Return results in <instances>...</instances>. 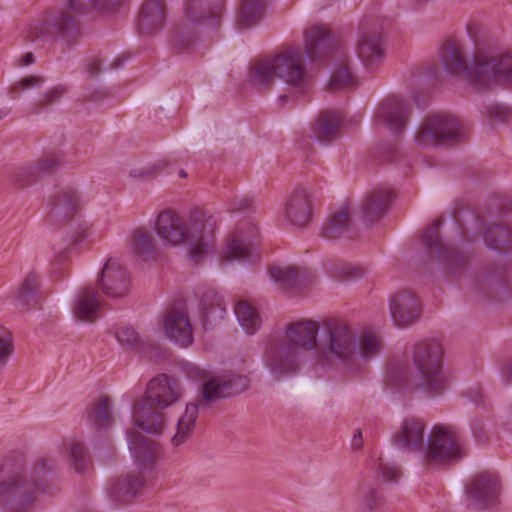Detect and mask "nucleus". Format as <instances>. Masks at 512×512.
Instances as JSON below:
<instances>
[{
    "instance_id": "1",
    "label": "nucleus",
    "mask_w": 512,
    "mask_h": 512,
    "mask_svg": "<svg viewBox=\"0 0 512 512\" xmlns=\"http://www.w3.org/2000/svg\"><path fill=\"white\" fill-rule=\"evenodd\" d=\"M446 73L462 77L476 91H488L512 79V52L499 49H478L468 65L460 45L448 40L440 51Z\"/></svg>"
},
{
    "instance_id": "2",
    "label": "nucleus",
    "mask_w": 512,
    "mask_h": 512,
    "mask_svg": "<svg viewBox=\"0 0 512 512\" xmlns=\"http://www.w3.org/2000/svg\"><path fill=\"white\" fill-rule=\"evenodd\" d=\"M215 229L216 220L202 209L192 211L187 218L174 210H162L154 222V230L160 240L171 247L188 246L195 263L208 252Z\"/></svg>"
},
{
    "instance_id": "3",
    "label": "nucleus",
    "mask_w": 512,
    "mask_h": 512,
    "mask_svg": "<svg viewBox=\"0 0 512 512\" xmlns=\"http://www.w3.org/2000/svg\"><path fill=\"white\" fill-rule=\"evenodd\" d=\"M54 461L41 457L35 463L29 480L22 463L6 460L0 467V504L11 512H28L37 494L46 487V474L53 470Z\"/></svg>"
},
{
    "instance_id": "4",
    "label": "nucleus",
    "mask_w": 512,
    "mask_h": 512,
    "mask_svg": "<svg viewBox=\"0 0 512 512\" xmlns=\"http://www.w3.org/2000/svg\"><path fill=\"white\" fill-rule=\"evenodd\" d=\"M126 0H68L64 7L47 12L34 21L27 32L30 42L45 41L57 36L72 38L80 29L79 18L90 10L103 13L116 11Z\"/></svg>"
},
{
    "instance_id": "5",
    "label": "nucleus",
    "mask_w": 512,
    "mask_h": 512,
    "mask_svg": "<svg viewBox=\"0 0 512 512\" xmlns=\"http://www.w3.org/2000/svg\"><path fill=\"white\" fill-rule=\"evenodd\" d=\"M184 389L179 380L167 374H158L147 384L144 395L132 408L133 423L141 430L161 435L166 427V416L161 411L181 401Z\"/></svg>"
},
{
    "instance_id": "6",
    "label": "nucleus",
    "mask_w": 512,
    "mask_h": 512,
    "mask_svg": "<svg viewBox=\"0 0 512 512\" xmlns=\"http://www.w3.org/2000/svg\"><path fill=\"white\" fill-rule=\"evenodd\" d=\"M276 78L288 84L292 92L304 93L309 77L299 48L288 47L251 64L248 80L258 90H269Z\"/></svg>"
},
{
    "instance_id": "7",
    "label": "nucleus",
    "mask_w": 512,
    "mask_h": 512,
    "mask_svg": "<svg viewBox=\"0 0 512 512\" xmlns=\"http://www.w3.org/2000/svg\"><path fill=\"white\" fill-rule=\"evenodd\" d=\"M444 350L436 339L418 341L412 350L413 370L404 380L408 386L421 390L427 395H440L447 388L443 372Z\"/></svg>"
},
{
    "instance_id": "8",
    "label": "nucleus",
    "mask_w": 512,
    "mask_h": 512,
    "mask_svg": "<svg viewBox=\"0 0 512 512\" xmlns=\"http://www.w3.org/2000/svg\"><path fill=\"white\" fill-rule=\"evenodd\" d=\"M356 343V334L345 321L327 319L321 324L317 354L327 362L338 360L351 365L357 358Z\"/></svg>"
},
{
    "instance_id": "9",
    "label": "nucleus",
    "mask_w": 512,
    "mask_h": 512,
    "mask_svg": "<svg viewBox=\"0 0 512 512\" xmlns=\"http://www.w3.org/2000/svg\"><path fill=\"white\" fill-rule=\"evenodd\" d=\"M463 457L459 433L451 426L435 425L431 429L422 453L428 467L441 466Z\"/></svg>"
},
{
    "instance_id": "10",
    "label": "nucleus",
    "mask_w": 512,
    "mask_h": 512,
    "mask_svg": "<svg viewBox=\"0 0 512 512\" xmlns=\"http://www.w3.org/2000/svg\"><path fill=\"white\" fill-rule=\"evenodd\" d=\"M462 137L458 119L449 114L427 116L415 133V142L423 148L452 145Z\"/></svg>"
},
{
    "instance_id": "11",
    "label": "nucleus",
    "mask_w": 512,
    "mask_h": 512,
    "mask_svg": "<svg viewBox=\"0 0 512 512\" xmlns=\"http://www.w3.org/2000/svg\"><path fill=\"white\" fill-rule=\"evenodd\" d=\"M264 363L275 379L280 380L299 371L302 355L291 343L275 340L266 347Z\"/></svg>"
},
{
    "instance_id": "12",
    "label": "nucleus",
    "mask_w": 512,
    "mask_h": 512,
    "mask_svg": "<svg viewBox=\"0 0 512 512\" xmlns=\"http://www.w3.org/2000/svg\"><path fill=\"white\" fill-rule=\"evenodd\" d=\"M47 220L54 225L70 222L82 209L79 192L71 187L57 190L47 199Z\"/></svg>"
},
{
    "instance_id": "13",
    "label": "nucleus",
    "mask_w": 512,
    "mask_h": 512,
    "mask_svg": "<svg viewBox=\"0 0 512 512\" xmlns=\"http://www.w3.org/2000/svg\"><path fill=\"white\" fill-rule=\"evenodd\" d=\"M411 112V106L402 97L389 96L378 105L373 122L376 126L388 127L398 134L405 130Z\"/></svg>"
},
{
    "instance_id": "14",
    "label": "nucleus",
    "mask_w": 512,
    "mask_h": 512,
    "mask_svg": "<svg viewBox=\"0 0 512 512\" xmlns=\"http://www.w3.org/2000/svg\"><path fill=\"white\" fill-rule=\"evenodd\" d=\"M441 224L442 219H437L428 226L423 232L422 242L428 250L437 254L439 260L445 264L447 272L454 275L464 268L466 258L462 253L441 241Z\"/></svg>"
},
{
    "instance_id": "15",
    "label": "nucleus",
    "mask_w": 512,
    "mask_h": 512,
    "mask_svg": "<svg viewBox=\"0 0 512 512\" xmlns=\"http://www.w3.org/2000/svg\"><path fill=\"white\" fill-rule=\"evenodd\" d=\"M356 53L367 69L379 67L384 59L381 27L365 24L360 28L356 44Z\"/></svg>"
},
{
    "instance_id": "16",
    "label": "nucleus",
    "mask_w": 512,
    "mask_h": 512,
    "mask_svg": "<svg viewBox=\"0 0 512 512\" xmlns=\"http://www.w3.org/2000/svg\"><path fill=\"white\" fill-rule=\"evenodd\" d=\"M250 384L247 376L238 374H224L211 377L202 387V399L205 402L227 398L248 389Z\"/></svg>"
},
{
    "instance_id": "17",
    "label": "nucleus",
    "mask_w": 512,
    "mask_h": 512,
    "mask_svg": "<svg viewBox=\"0 0 512 512\" xmlns=\"http://www.w3.org/2000/svg\"><path fill=\"white\" fill-rule=\"evenodd\" d=\"M498 477L490 472H482L474 476L467 486V499L478 509L492 506L499 495Z\"/></svg>"
},
{
    "instance_id": "18",
    "label": "nucleus",
    "mask_w": 512,
    "mask_h": 512,
    "mask_svg": "<svg viewBox=\"0 0 512 512\" xmlns=\"http://www.w3.org/2000/svg\"><path fill=\"white\" fill-rule=\"evenodd\" d=\"M98 286L106 296L122 298L129 292V274L117 260L109 258L102 268Z\"/></svg>"
},
{
    "instance_id": "19",
    "label": "nucleus",
    "mask_w": 512,
    "mask_h": 512,
    "mask_svg": "<svg viewBox=\"0 0 512 512\" xmlns=\"http://www.w3.org/2000/svg\"><path fill=\"white\" fill-rule=\"evenodd\" d=\"M389 309L394 324L405 328L416 323L420 317L417 297L408 290L398 291L390 297Z\"/></svg>"
},
{
    "instance_id": "20",
    "label": "nucleus",
    "mask_w": 512,
    "mask_h": 512,
    "mask_svg": "<svg viewBox=\"0 0 512 512\" xmlns=\"http://www.w3.org/2000/svg\"><path fill=\"white\" fill-rule=\"evenodd\" d=\"M257 237L255 225L245 222L237 226L229 240L223 258L226 260H250L254 257V243Z\"/></svg>"
},
{
    "instance_id": "21",
    "label": "nucleus",
    "mask_w": 512,
    "mask_h": 512,
    "mask_svg": "<svg viewBox=\"0 0 512 512\" xmlns=\"http://www.w3.org/2000/svg\"><path fill=\"white\" fill-rule=\"evenodd\" d=\"M167 16L168 7L165 0H144L137 17L139 34L155 35L164 28Z\"/></svg>"
},
{
    "instance_id": "22",
    "label": "nucleus",
    "mask_w": 512,
    "mask_h": 512,
    "mask_svg": "<svg viewBox=\"0 0 512 512\" xmlns=\"http://www.w3.org/2000/svg\"><path fill=\"white\" fill-rule=\"evenodd\" d=\"M312 210L313 198L311 193L307 188L297 186L286 200V219L297 227H305L311 221Z\"/></svg>"
},
{
    "instance_id": "23",
    "label": "nucleus",
    "mask_w": 512,
    "mask_h": 512,
    "mask_svg": "<svg viewBox=\"0 0 512 512\" xmlns=\"http://www.w3.org/2000/svg\"><path fill=\"white\" fill-rule=\"evenodd\" d=\"M165 335L182 347L193 341L192 327L186 310L173 307L163 317Z\"/></svg>"
},
{
    "instance_id": "24",
    "label": "nucleus",
    "mask_w": 512,
    "mask_h": 512,
    "mask_svg": "<svg viewBox=\"0 0 512 512\" xmlns=\"http://www.w3.org/2000/svg\"><path fill=\"white\" fill-rule=\"evenodd\" d=\"M337 42L330 31L313 26L305 32V51L311 61L322 60L336 52Z\"/></svg>"
},
{
    "instance_id": "25",
    "label": "nucleus",
    "mask_w": 512,
    "mask_h": 512,
    "mask_svg": "<svg viewBox=\"0 0 512 512\" xmlns=\"http://www.w3.org/2000/svg\"><path fill=\"white\" fill-rule=\"evenodd\" d=\"M145 478L141 472L132 471L111 480L110 498L118 504L125 505L138 497L144 488Z\"/></svg>"
},
{
    "instance_id": "26",
    "label": "nucleus",
    "mask_w": 512,
    "mask_h": 512,
    "mask_svg": "<svg viewBox=\"0 0 512 512\" xmlns=\"http://www.w3.org/2000/svg\"><path fill=\"white\" fill-rule=\"evenodd\" d=\"M425 423L418 418L411 417L403 420L399 430L394 434L393 441L399 448L410 452L423 453L425 447Z\"/></svg>"
},
{
    "instance_id": "27",
    "label": "nucleus",
    "mask_w": 512,
    "mask_h": 512,
    "mask_svg": "<svg viewBox=\"0 0 512 512\" xmlns=\"http://www.w3.org/2000/svg\"><path fill=\"white\" fill-rule=\"evenodd\" d=\"M59 166L55 155H46L37 161L18 167L14 170L12 179L19 187H27L46 174L54 172Z\"/></svg>"
},
{
    "instance_id": "28",
    "label": "nucleus",
    "mask_w": 512,
    "mask_h": 512,
    "mask_svg": "<svg viewBox=\"0 0 512 512\" xmlns=\"http://www.w3.org/2000/svg\"><path fill=\"white\" fill-rule=\"evenodd\" d=\"M392 201V191L387 187H375L364 196L360 213L364 221L374 222L382 218Z\"/></svg>"
},
{
    "instance_id": "29",
    "label": "nucleus",
    "mask_w": 512,
    "mask_h": 512,
    "mask_svg": "<svg viewBox=\"0 0 512 512\" xmlns=\"http://www.w3.org/2000/svg\"><path fill=\"white\" fill-rule=\"evenodd\" d=\"M321 326L312 320H304L289 324L285 330V342L291 343L301 350H317V333Z\"/></svg>"
},
{
    "instance_id": "30",
    "label": "nucleus",
    "mask_w": 512,
    "mask_h": 512,
    "mask_svg": "<svg viewBox=\"0 0 512 512\" xmlns=\"http://www.w3.org/2000/svg\"><path fill=\"white\" fill-rule=\"evenodd\" d=\"M102 300L98 292L89 286L83 287L75 300L73 313L81 321L93 322L99 317Z\"/></svg>"
},
{
    "instance_id": "31",
    "label": "nucleus",
    "mask_w": 512,
    "mask_h": 512,
    "mask_svg": "<svg viewBox=\"0 0 512 512\" xmlns=\"http://www.w3.org/2000/svg\"><path fill=\"white\" fill-rule=\"evenodd\" d=\"M13 298L15 306L22 311L36 308L42 299L39 293V276L34 272L28 273L13 292Z\"/></svg>"
},
{
    "instance_id": "32",
    "label": "nucleus",
    "mask_w": 512,
    "mask_h": 512,
    "mask_svg": "<svg viewBox=\"0 0 512 512\" xmlns=\"http://www.w3.org/2000/svg\"><path fill=\"white\" fill-rule=\"evenodd\" d=\"M226 313L223 298L214 290H206L200 299L199 314L206 330L220 322Z\"/></svg>"
},
{
    "instance_id": "33",
    "label": "nucleus",
    "mask_w": 512,
    "mask_h": 512,
    "mask_svg": "<svg viewBox=\"0 0 512 512\" xmlns=\"http://www.w3.org/2000/svg\"><path fill=\"white\" fill-rule=\"evenodd\" d=\"M224 0H187L185 18L192 24L219 19Z\"/></svg>"
},
{
    "instance_id": "34",
    "label": "nucleus",
    "mask_w": 512,
    "mask_h": 512,
    "mask_svg": "<svg viewBox=\"0 0 512 512\" xmlns=\"http://www.w3.org/2000/svg\"><path fill=\"white\" fill-rule=\"evenodd\" d=\"M128 441L129 448L138 463L148 465L154 461L157 454V442L134 431L128 433Z\"/></svg>"
},
{
    "instance_id": "35",
    "label": "nucleus",
    "mask_w": 512,
    "mask_h": 512,
    "mask_svg": "<svg viewBox=\"0 0 512 512\" xmlns=\"http://www.w3.org/2000/svg\"><path fill=\"white\" fill-rule=\"evenodd\" d=\"M351 213L347 204L340 206L329 216L323 226L322 235L327 239H337L348 232Z\"/></svg>"
},
{
    "instance_id": "36",
    "label": "nucleus",
    "mask_w": 512,
    "mask_h": 512,
    "mask_svg": "<svg viewBox=\"0 0 512 512\" xmlns=\"http://www.w3.org/2000/svg\"><path fill=\"white\" fill-rule=\"evenodd\" d=\"M200 404V402H190L186 404L184 414L178 419L177 431L171 438V443L174 447L182 445L191 437L195 428L196 419L198 418Z\"/></svg>"
},
{
    "instance_id": "37",
    "label": "nucleus",
    "mask_w": 512,
    "mask_h": 512,
    "mask_svg": "<svg viewBox=\"0 0 512 512\" xmlns=\"http://www.w3.org/2000/svg\"><path fill=\"white\" fill-rule=\"evenodd\" d=\"M343 116L339 111H323L314 127V135L320 141L334 139L341 126Z\"/></svg>"
},
{
    "instance_id": "38",
    "label": "nucleus",
    "mask_w": 512,
    "mask_h": 512,
    "mask_svg": "<svg viewBox=\"0 0 512 512\" xmlns=\"http://www.w3.org/2000/svg\"><path fill=\"white\" fill-rule=\"evenodd\" d=\"M131 248L140 259L147 261L157 254V245L152 233L146 228H137L131 235Z\"/></svg>"
},
{
    "instance_id": "39",
    "label": "nucleus",
    "mask_w": 512,
    "mask_h": 512,
    "mask_svg": "<svg viewBox=\"0 0 512 512\" xmlns=\"http://www.w3.org/2000/svg\"><path fill=\"white\" fill-rule=\"evenodd\" d=\"M195 25L185 21L173 29L171 35V46L176 53H188L192 51L196 44Z\"/></svg>"
},
{
    "instance_id": "40",
    "label": "nucleus",
    "mask_w": 512,
    "mask_h": 512,
    "mask_svg": "<svg viewBox=\"0 0 512 512\" xmlns=\"http://www.w3.org/2000/svg\"><path fill=\"white\" fill-rule=\"evenodd\" d=\"M265 12V0H241L237 25L240 29H248L255 26Z\"/></svg>"
},
{
    "instance_id": "41",
    "label": "nucleus",
    "mask_w": 512,
    "mask_h": 512,
    "mask_svg": "<svg viewBox=\"0 0 512 512\" xmlns=\"http://www.w3.org/2000/svg\"><path fill=\"white\" fill-rule=\"evenodd\" d=\"M87 419L99 429L109 427L113 421L110 398L102 396L96 399L87 409Z\"/></svg>"
},
{
    "instance_id": "42",
    "label": "nucleus",
    "mask_w": 512,
    "mask_h": 512,
    "mask_svg": "<svg viewBox=\"0 0 512 512\" xmlns=\"http://www.w3.org/2000/svg\"><path fill=\"white\" fill-rule=\"evenodd\" d=\"M356 502L359 512H376L382 507L384 497L378 486L369 483L359 488Z\"/></svg>"
},
{
    "instance_id": "43",
    "label": "nucleus",
    "mask_w": 512,
    "mask_h": 512,
    "mask_svg": "<svg viewBox=\"0 0 512 512\" xmlns=\"http://www.w3.org/2000/svg\"><path fill=\"white\" fill-rule=\"evenodd\" d=\"M486 245L498 252L507 251L512 245V230L507 226H489L484 232Z\"/></svg>"
},
{
    "instance_id": "44",
    "label": "nucleus",
    "mask_w": 512,
    "mask_h": 512,
    "mask_svg": "<svg viewBox=\"0 0 512 512\" xmlns=\"http://www.w3.org/2000/svg\"><path fill=\"white\" fill-rule=\"evenodd\" d=\"M270 276L281 287L290 289L303 281L306 272L295 266H273L270 269Z\"/></svg>"
},
{
    "instance_id": "45",
    "label": "nucleus",
    "mask_w": 512,
    "mask_h": 512,
    "mask_svg": "<svg viewBox=\"0 0 512 512\" xmlns=\"http://www.w3.org/2000/svg\"><path fill=\"white\" fill-rule=\"evenodd\" d=\"M236 317L247 334H254L260 327V318L256 309L246 301H240L235 306Z\"/></svg>"
},
{
    "instance_id": "46",
    "label": "nucleus",
    "mask_w": 512,
    "mask_h": 512,
    "mask_svg": "<svg viewBox=\"0 0 512 512\" xmlns=\"http://www.w3.org/2000/svg\"><path fill=\"white\" fill-rule=\"evenodd\" d=\"M357 80L346 64L339 65L331 74L327 87L332 92L356 87Z\"/></svg>"
},
{
    "instance_id": "47",
    "label": "nucleus",
    "mask_w": 512,
    "mask_h": 512,
    "mask_svg": "<svg viewBox=\"0 0 512 512\" xmlns=\"http://www.w3.org/2000/svg\"><path fill=\"white\" fill-rule=\"evenodd\" d=\"M65 448L75 472H84L90 463L85 446L81 442L70 440L65 443Z\"/></svg>"
},
{
    "instance_id": "48",
    "label": "nucleus",
    "mask_w": 512,
    "mask_h": 512,
    "mask_svg": "<svg viewBox=\"0 0 512 512\" xmlns=\"http://www.w3.org/2000/svg\"><path fill=\"white\" fill-rule=\"evenodd\" d=\"M116 338L122 346L140 353H146V343L134 328L129 326L120 327L116 331Z\"/></svg>"
},
{
    "instance_id": "49",
    "label": "nucleus",
    "mask_w": 512,
    "mask_h": 512,
    "mask_svg": "<svg viewBox=\"0 0 512 512\" xmlns=\"http://www.w3.org/2000/svg\"><path fill=\"white\" fill-rule=\"evenodd\" d=\"M381 348L382 342L380 338L372 332H365L359 338L357 357L359 356L365 360L371 359L380 353Z\"/></svg>"
},
{
    "instance_id": "50",
    "label": "nucleus",
    "mask_w": 512,
    "mask_h": 512,
    "mask_svg": "<svg viewBox=\"0 0 512 512\" xmlns=\"http://www.w3.org/2000/svg\"><path fill=\"white\" fill-rule=\"evenodd\" d=\"M169 166V161L160 159L141 168H134L129 172V176L137 180H150L160 174Z\"/></svg>"
},
{
    "instance_id": "51",
    "label": "nucleus",
    "mask_w": 512,
    "mask_h": 512,
    "mask_svg": "<svg viewBox=\"0 0 512 512\" xmlns=\"http://www.w3.org/2000/svg\"><path fill=\"white\" fill-rule=\"evenodd\" d=\"M13 352L14 344L12 333L6 327L0 325V369L5 367Z\"/></svg>"
},
{
    "instance_id": "52",
    "label": "nucleus",
    "mask_w": 512,
    "mask_h": 512,
    "mask_svg": "<svg viewBox=\"0 0 512 512\" xmlns=\"http://www.w3.org/2000/svg\"><path fill=\"white\" fill-rule=\"evenodd\" d=\"M43 83H44V78L41 76L29 75V76L23 77L11 86L10 91L12 94V98H18L22 91L39 87Z\"/></svg>"
},
{
    "instance_id": "53",
    "label": "nucleus",
    "mask_w": 512,
    "mask_h": 512,
    "mask_svg": "<svg viewBox=\"0 0 512 512\" xmlns=\"http://www.w3.org/2000/svg\"><path fill=\"white\" fill-rule=\"evenodd\" d=\"M66 89L64 86H55L45 92L38 100L36 106L38 109H44L48 106L53 105L65 94Z\"/></svg>"
},
{
    "instance_id": "54",
    "label": "nucleus",
    "mask_w": 512,
    "mask_h": 512,
    "mask_svg": "<svg viewBox=\"0 0 512 512\" xmlns=\"http://www.w3.org/2000/svg\"><path fill=\"white\" fill-rule=\"evenodd\" d=\"M492 122L504 123L512 118V110L505 105L494 104L486 108Z\"/></svg>"
},
{
    "instance_id": "55",
    "label": "nucleus",
    "mask_w": 512,
    "mask_h": 512,
    "mask_svg": "<svg viewBox=\"0 0 512 512\" xmlns=\"http://www.w3.org/2000/svg\"><path fill=\"white\" fill-rule=\"evenodd\" d=\"M377 470L384 481L396 482L401 476V471L395 465L384 463L381 458L379 459Z\"/></svg>"
},
{
    "instance_id": "56",
    "label": "nucleus",
    "mask_w": 512,
    "mask_h": 512,
    "mask_svg": "<svg viewBox=\"0 0 512 512\" xmlns=\"http://www.w3.org/2000/svg\"><path fill=\"white\" fill-rule=\"evenodd\" d=\"M363 275V270L360 267L345 265L339 269L338 275H335L339 280H351Z\"/></svg>"
},
{
    "instance_id": "57",
    "label": "nucleus",
    "mask_w": 512,
    "mask_h": 512,
    "mask_svg": "<svg viewBox=\"0 0 512 512\" xmlns=\"http://www.w3.org/2000/svg\"><path fill=\"white\" fill-rule=\"evenodd\" d=\"M252 203V200L246 196L236 195L229 204V211L240 212L248 209Z\"/></svg>"
},
{
    "instance_id": "58",
    "label": "nucleus",
    "mask_w": 512,
    "mask_h": 512,
    "mask_svg": "<svg viewBox=\"0 0 512 512\" xmlns=\"http://www.w3.org/2000/svg\"><path fill=\"white\" fill-rule=\"evenodd\" d=\"M103 62V59L100 57H94L90 59L87 63V71L90 74V76L94 77L97 76L101 69V64Z\"/></svg>"
},
{
    "instance_id": "59",
    "label": "nucleus",
    "mask_w": 512,
    "mask_h": 512,
    "mask_svg": "<svg viewBox=\"0 0 512 512\" xmlns=\"http://www.w3.org/2000/svg\"><path fill=\"white\" fill-rule=\"evenodd\" d=\"M108 97V93L104 91H95L90 94L89 100L91 101H100Z\"/></svg>"
},
{
    "instance_id": "60",
    "label": "nucleus",
    "mask_w": 512,
    "mask_h": 512,
    "mask_svg": "<svg viewBox=\"0 0 512 512\" xmlns=\"http://www.w3.org/2000/svg\"><path fill=\"white\" fill-rule=\"evenodd\" d=\"M124 61H125L124 56H120V57L116 58L113 62H111L109 64V66L107 67V69L108 70L117 69L122 66Z\"/></svg>"
},
{
    "instance_id": "61",
    "label": "nucleus",
    "mask_w": 512,
    "mask_h": 512,
    "mask_svg": "<svg viewBox=\"0 0 512 512\" xmlns=\"http://www.w3.org/2000/svg\"><path fill=\"white\" fill-rule=\"evenodd\" d=\"M352 446L357 449L362 446V434L360 431H358V433L354 435Z\"/></svg>"
},
{
    "instance_id": "62",
    "label": "nucleus",
    "mask_w": 512,
    "mask_h": 512,
    "mask_svg": "<svg viewBox=\"0 0 512 512\" xmlns=\"http://www.w3.org/2000/svg\"><path fill=\"white\" fill-rule=\"evenodd\" d=\"M34 62V55L33 53L29 52L26 53L22 58L23 65H30Z\"/></svg>"
},
{
    "instance_id": "63",
    "label": "nucleus",
    "mask_w": 512,
    "mask_h": 512,
    "mask_svg": "<svg viewBox=\"0 0 512 512\" xmlns=\"http://www.w3.org/2000/svg\"><path fill=\"white\" fill-rule=\"evenodd\" d=\"M496 278H497V281H500L503 283V285H508V281H507V274L506 273H501V274H497L496 275Z\"/></svg>"
},
{
    "instance_id": "64",
    "label": "nucleus",
    "mask_w": 512,
    "mask_h": 512,
    "mask_svg": "<svg viewBox=\"0 0 512 512\" xmlns=\"http://www.w3.org/2000/svg\"><path fill=\"white\" fill-rule=\"evenodd\" d=\"M504 374L512 381V363L506 367Z\"/></svg>"
}]
</instances>
